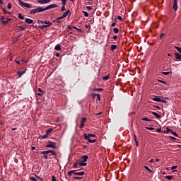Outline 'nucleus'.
<instances>
[{"label": "nucleus", "instance_id": "nucleus-1", "mask_svg": "<svg viewBox=\"0 0 181 181\" xmlns=\"http://www.w3.org/2000/svg\"><path fill=\"white\" fill-rule=\"evenodd\" d=\"M74 175H78V176H83L85 175V171H81V169L79 170H71L68 171V175L72 176Z\"/></svg>", "mask_w": 181, "mask_h": 181}, {"label": "nucleus", "instance_id": "nucleus-2", "mask_svg": "<svg viewBox=\"0 0 181 181\" xmlns=\"http://www.w3.org/2000/svg\"><path fill=\"white\" fill-rule=\"evenodd\" d=\"M45 11V9L43 7L37 6L36 8L31 9L30 11V15H35L36 13H42Z\"/></svg>", "mask_w": 181, "mask_h": 181}, {"label": "nucleus", "instance_id": "nucleus-3", "mask_svg": "<svg viewBox=\"0 0 181 181\" xmlns=\"http://www.w3.org/2000/svg\"><path fill=\"white\" fill-rule=\"evenodd\" d=\"M40 153L41 155H44V156H47L49 153H52V156H57V153L54 150L42 151H40Z\"/></svg>", "mask_w": 181, "mask_h": 181}, {"label": "nucleus", "instance_id": "nucleus-4", "mask_svg": "<svg viewBox=\"0 0 181 181\" xmlns=\"http://www.w3.org/2000/svg\"><path fill=\"white\" fill-rule=\"evenodd\" d=\"M18 2L19 3L20 6L21 7H24L26 8H32V6L28 3L23 2L21 0H18Z\"/></svg>", "mask_w": 181, "mask_h": 181}, {"label": "nucleus", "instance_id": "nucleus-5", "mask_svg": "<svg viewBox=\"0 0 181 181\" xmlns=\"http://www.w3.org/2000/svg\"><path fill=\"white\" fill-rule=\"evenodd\" d=\"M49 144H47L45 146V148H51L52 149H56L57 148V146H56V143L53 142L52 141H48Z\"/></svg>", "mask_w": 181, "mask_h": 181}, {"label": "nucleus", "instance_id": "nucleus-6", "mask_svg": "<svg viewBox=\"0 0 181 181\" xmlns=\"http://www.w3.org/2000/svg\"><path fill=\"white\" fill-rule=\"evenodd\" d=\"M83 138H84V139L85 140H86V141H88L89 143H90V144H94V143H95L96 141H97V140L96 139H91L90 138H89L88 136V134L87 133H85L84 134H83Z\"/></svg>", "mask_w": 181, "mask_h": 181}, {"label": "nucleus", "instance_id": "nucleus-7", "mask_svg": "<svg viewBox=\"0 0 181 181\" xmlns=\"http://www.w3.org/2000/svg\"><path fill=\"white\" fill-rule=\"evenodd\" d=\"M58 5L57 4H50L47 6H46L45 8H44L45 11L52 9V8H57Z\"/></svg>", "mask_w": 181, "mask_h": 181}, {"label": "nucleus", "instance_id": "nucleus-8", "mask_svg": "<svg viewBox=\"0 0 181 181\" xmlns=\"http://www.w3.org/2000/svg\"><path fill=\"white\" fill-rule=\"evenodd\" d=\"M51 2V0H37V3L40 4H47Z\"/></svg>", "mask_w": 181, "mask_h": 181}, {"label": "nucleus", "instance_id": "nucleus-9", "mask_svg": "<svg viewBox=\"0 0 181 181\" xmlns=\"http://www.w3.org/2000/svg\"><path fill=\"white\" fill-rule=\"evenodd\" d=\"M25 73H26V70H23L22 71H17V75H18V78H21L22 77V76L23 74H25Z\"/></svg>", "mask_w": 181, "mask_h": 181}, {"label": "nucleus", "instance_id": "nucleus-10", "mask_svg": "<svg viewBox=\"0 0 181 181\" xmlns=\"http://www.w3.org/2000/svg\"><path fill=\"white\" fill-rule=\"evenodd\" d=\"M175 59L178 60L179 62H181V54L179 52H175L174 54Z\"/></svg>", "mask_w": 181, "mask_h": 181}, {"label": "nucleus", "instance_id": "nucleus-11", "mask_svg": "<svg viewBox=\"0 0 181 181\" xmlns=\"http://www.w3.org/2000/svg\"><path fill=\"white\" fill-rule=\"evenodd\" d=\"M177 0H174V4H173V8L175 12L177 11Z\"/></svg>", "mask_w": 181, "mask_h": 181}, {"label": "nucleus", "instance_id": "nucleus-12", "mask_svg": "<svg viewBox=\"0 0 181 181\" xmlns=\"http://www.w3.org/2000/svg\"><path fill=\"white\" fill-rule=\"evenodd\" d=\"M152 100L155 102L161 103V98L160 96H155L154 98H152Z\"/></svg>", "mask_w": 181, "mask_h": 181}, {"label": "nucleus", "instance_id": "nucleus-13", "mask_svg": "<svg viewBox=\"0 0 181 181\" xmlns=\"http://www.w3.org/2000/svg\"><path fill=\"white\" fill-rule=\"evenodd\" d=\"M25 23L26 24L31 25V24H33V20H32L30 18H25Z\"/></svg>", "mask_w": 181, "mask_h": 181}, {"label": "nucleus", "instance_id": "nucleus-14", "mask_svg": "<svg viewBox=\"0 0 181 181\" xmlns=\"http://www.w3.org/2000/svg\"><path fill=\"white\" fill-rule=\"evenodd\" d=\"M54 49L56 51H59L61 52L62 50V45H57L54 47Z\"/></svg>", "mask_w": 181, "mask_h": 181}, {"label": "nucleus", "instance_id": "nucleus-15", "mask_svg": "<svg viewBox=\"0 0 181 181\" xmlns=\"http://www.w3.org/2000/svg\"><path fill=\"white\" fill-rule=\"evenodd\" d=\"M71 13V11L70 10H67L66 11H65L63 14H62V16L63 18H66L69 14Z\"/></svg>", "mask_w": 181, "mask_h": 181}, {"label": "nucleus", "instance_id": "nucleus-16", "mask_svg": "<svg viewBox=\"0 0 181 181\" xmlns=\"http://www.w3.org/2000/svg\"><path fill=\"white\" fill-rule=\"evenodd\" d=\"M81 160L83 162H87L88 160V156L87 155L81 156Z\"/></svg>", "mask_w": 181, "mask_h": 181}, {"label": "nucleus", "instance_id": "nucleus-17", "mask_svg": "<svg viewBox=\"0 0 181 181\" xmlns=\"http://www.w3.org/2000/svg\"><path fill=\"white\" fill-rule=\"evenodd\" d=\"M117 48V45H111V46H110L111 52H115V50H116Z\"/></svg>", "mask_w": 181, "mask_h": 181}, {"label": "nucleus", "instance_id": "nucleus-18", "mask_svg": "<svg viewBox=\"0 0 181 181\" xmlns=\"http://www.w3.org/2000/svg\"><path fill=\"white\" fill-rule=\"evenodd\" d=\"M78 165L81 166V167L87 166V163H86V161L81 160V161L78 162Z\"/></svg>", "mask_w": 181, "mask_h": 181}, {"label": "nucleus", "instance_id": "nucleus-19", "mask_svg": "<svg viewBox=\"0 0 181 181\" xmlns=\"http://www.w3.org/2000/svg\"><path fill=\"white\" fill-rule=\"evenodd\" d=\"M44 24L45 25V26L49 27L50 25H52V23H51L49 21H44Z\"/></svg>", "mask_w": 181, "mask_h": 181}, {"label": "nucleus", "instance_id": "nucleus-20", "mask_svg": "<svg viewBox=\"0 0 181 181\" xmlns=\"http://www.w3.org/2000/svg\"><path fill=\"white\" fill-rule=\"evenodd\" d=\"M12 21L13 19L11 18H7L5 21H4V25H8Z\"/></svg>", "mask_w": 181, "mask_h": 181}, {"label": "nucleus", "instance_id": "nucleus-21", "mask_svg": "<svg viewBox=\"0 0 181 181\" xmlns=\"http://www.w3.org/2000/svg\"><path fill=\"white\" fill-rule=\"evenodd\" d=\"M152 114L158 119H160L161 118V115H160L158 113H157L156 112H152Z\"/></svg>", "mask_w": 181, "mask_h": 181}, {"label": "nucleus", "instance_id": "nucleus-22", "mask_svg": "<svg viewBox=\"0 0 181 181\" xmlns=\"http://www.w3.org/2000/svg\"><path fill=\"white\" fill-rule=\"evenodd\" d=\"M79 165V161L77 160L76 163L73 164V168L76 169L78 166Z\"/></svg>", "mask_w": 181, "mask_h": 181}, {"label": "nucleus", "instance_id": "nucleus-23", "mask_svg": "<svg viewBox=\"0 0 181 181\" xmlns=\"http://www.w3.org/2000/svg\"><path fill=\"white\" fill-rule=\"evenodd\" d=\"M52 131H53V129L52 128H49V129L46 130V133L45 134L49 136Z\"/></svg>", "mask_w": 181, "mask_h": 181}, {"label": "nucleus", "instance_id": "nucleus-24", "mask_svg": "<svg viewBox=\"0 0 181 181\" xmlns=\"http://www.w3.org/2000/svg\"><path fill=\"white\" fill-rule=\"evenodd\" d=\"M18 18L19 20H21V21H23L25 19V17L21 13H18Z\"/></svg>", "mask_w": 181, "mask_h": 181}, {"label": "nucleus", "instance_id": "nucleus-25", "mask_svg": "<svg viewBox=\"0 0 181 181\" xmlns=\"http://www.w3.org/2000/svg\"><path fill=\"white\" fill-rule=\"evenodd\" d=\"M165 178L168 180H172L173 179V175H165Z\"/></svg>", "mask_w": 181, "mask_h": 181}, {"label": "nucleus", "instance_id": "nucleus-26", "mask_svg": "<svg viewBox=\"0 0 181 181\" xmlns=\"http://www.w3.org/2000/svg\"><path fill=\"white\" fill-rule=\"evenodd\" d=\"M113 32H114L115 34H118L119 33V30L117 28H113Z\"/></svg>", "mask_w": 181, "mask_h": 181}, {"label": "nucleus", "instance_id": "nucleus-27", "mask_svg": "<svg viewBox=\"0 0 181 181\" xmlns=\"http://www.w3.org/2000/svg\"><path fill=\"white\" fill-rule=\"evenodd\" d=\"M52 23H62V21L59 18H56L55 20H53Z\"/></svg>", "mask_w": 181, "mask_h": 181}, {"label": "nucleus", "instance_id": "nucleus-28", "mask_svg": "<svg viewBox=\"0 0 181 181\" xmlns=\"http://www.w3.org/2000/svg\"><path fill=\"white\" fill-rule=\"evenodd\" d=\"M144 168L150 173H153V170L147 165H144Z\"/></svg>", "mask_w": 181, "mask_h": 181}, {"label": "nucleus", "instance_id": "nucleus-29", "mask_svg": "<svg viewBox=\"0 0 181 181\" xmlns=\"http://www.w3.org/2000/svg\"><path fill=\"white\" fill-rule=\"evenodd\" d=\"M141 120H142V121H146V122H151V121H152L151 119H150L148 118V117H142V118H141Z\"/></svg>", "mask_w": 181, "mask_h": 181}, {"label": "nucleus", "instance_id": "nucleus-30", "mask_svg": "<svg viewBox=\"0 0 181 181\" xmlns=\"http://www.w3.org/2000/svg\"><path fill=\"white\" fill-rule=\"evenodd\" d=\"M87 137H88L89 139H90V137L95 138V137H96V135H95V134H87Z\"/></svg>", "mask_w": 181, "mask_h": 181}, {"label": "nucleus", "instance_id": "nucleus-31", "mask_svg": "<svg viewBox=\"0 0 181 181\" xmlns=\"http://www.w3.org/2000/svg\"><path fill=\"white\" fill-rule=\"evenodd\" d=\"M48 136H49V135L45 133V134H44V135H42V136H40V139H47Z\"/></svg>", "mask_w": 181, "mask_h": 181}, {"label": "nucleus", "instance_id": "nucleus-32", "mask_svg": "<svg viewBox=\"0 0 181 181\" xmlns=\"http://www.w3.org/2000/svg\"><path fill=\"white\" fill-rule=\"evenodd\" d=\"M1 23L4 25V22L6 21V18L4 16H1Z\"/></svg>", "mask_w": 181, "mask_h": 181}, {"label": "nucleus", "instance_id": "nucleus-33", "mask_svg": "<svg viewBox=\"0 0 181 181\" xmlns=\"http://www.w3.org/2000/svg\"><path fill=\"white\" fill-rule=\"evenodd\" d=\"M175 49L181 54V47L175 46Z\"/></svg>", "mask_w": 181, "mask_h": 181}, {"label": "nucleus", "instance_id": "nucleus-34", "mask_svg": "<svg viewBox=\"0 0 181 181\" xmlns=\"http://www.w3.org/2000/svg\"><path fill=\"white\" fill-rule=\"evenodd\" d=\"M82 178H83L82 177H79V176H74L73 177V179L76 180H81Z\"/></svg>", "mask_w": 181, "mask_h": 181}, {"label": "nucleus", "instance_id": "nucleus-35", "mask_svg": "<svg viewBox=\"0 0 181 181\" xmlns=\"http://www.w3.org/2000/svg\"><path fill=\"white\" fill-rule=\"evenodd\" d=\"M83 13L84 15V17L86 18H88L89 17V14L87 11H83Z\"/></svg>", "mask_w": 181, "mask_h": 181}, {"label": "nucleus", "instance_id": "nucleus-36", "mask_svg": "<svg viewBox=\"0 0 181 181\" xmlns=\"http://www.w3.org/2000/svg\"><path fill=\"white\" fill-rule=\"evenodd\" d=\"M171 134H172L174 136H175V137H178V136H179V135H177V133H176V132H173V130L171 131Z\"/></svg>", "mask_w": 181, "mask_h": 181}, {"label": "nucleus", "instance_id": "nucleus-37", "mask_svg": "<svg viewBox=\"0 0 181 181\" xmlns=\"http://www.w3.org/2000/svg\"><path fill=\"white\" fill-rule=\"evenodd\" d=\"M104 90L103 88H95L94 91H99V92H103Z\"/></svg>", "mask_w": 181, "mask_h": 181}, {"label": "nucleus", "instance_id": "nucleus-38", "mask_svg": "<svg viewBox=\"0 0 181 181\" xmlns=\"http://www.w3.org/2000/svg\"><path fill=\"white\" fill-rule=\"evenodd\" d=\"M109 79H110V76H103V80H104V81H107Z\"/></svg>", "mask_w": 181, "mask_h": 181}, {"label": "nucleus", "instance_id": "nucleus-39", "mask_svg": "<svg viewBox=\"0 0 181 181\" xmlns=\"http://www.w3.org/2000/svg\"><path fill=\"white\" fill-rule=\"evenodd\" d=\"M72 28L80 32V33L82 32L81 29H79V28H76V26H72Z\"/></svg>", "mask_w": 181, "mask_h": 181}, {"label": "nucleus", "instance_id": "nucleus-40", "mask_svg": "<svg viewBox=\"0 0 181 181\" xmlns=\"http://www.w3.org/2000/svg\"><path fill=\"white\" fill-rule=\"evenodd\" d=\"M158 81L159 83H161L164 84V85H167V82H165V81H162V80L158 79Z\"/></svg>", "mask_w": 181, "mask_h": 181}, {"label": "nucleus", "instance_id": "nucleus-41", "mask_svg": "<svg viewBox=\"0 0 181 181\" xmlns=\"http://www.w3.org/2000/svg\"><path fill=\"white\" fill-rule=\"evenodd\" d=\"M11 8H12V4H11V3H8V4H7V8H8V9H11Z\"/></svg>", "mask_w": 181, "mask_h": 181}, {"label": "nucleus", "instance_id": "nucleus-42", "mask_svg": "<svg viewBox=\"0 0 181 181\" xmlns=\"http://www.w3.org/2000/svg\"><path fill=\"white\" fill-rule=\"evenodd\" d=\"M94 95H96L98 101H100L101 98H100V94H95Z\"/></svg>", "mask_w": 181, "mask_h": 181}, {"label": "nucleus", "instance_id": "nucleus-43", "mask_svg": "<svg viewBox=\"0 0 181 181\" xmlns=\"http://www.w3.org/2000/svg\"><path fill=\"white\" fill-rule=\"evenodd\" d=\"M36 178H37V180H40V181H44V179H43L42 177H41L40 176L37 175V176H36Z\"/></svg>", "mask_w": 181, "mask_h": 181}, {"label": "nucleus", "instance_id": "nucleus-44", "mask_svg": "<svg viewBox=\"0 0 181 181\" xmlns=\"http://www.w3.org/2000/svg\"><path fill=\"white\" fill-rule=\"evenodd\" d=\"M48 28V25H42V26L40 27V29H41V30H44L45 28Z\"/></svg>", "mask_w": 181, "mask_h": 181}, {"label": "nucleus", "instance_id": "nucleus-45", "mask_svg": "<svg viewBox=\"0 0 181 181\" xmlns=\"http://www.w3.org/2000/svg\"><path fill=\"white\" fill-rule=\"evenodd\" d=\"M162 74L165 76H169L170 74V72H162Z\"/></svg>", "mask_w": 181, "mask_h": 181}, {"label": "nucleus", "instance_id": "nucleus-46", "mask_svg": "<svg viewBox=\"0 0 181 181\" xmlns=\"http://www.w3.org/2000/svg\"><path fill=\"white\" fill-rule=\"evenodd\" d=\"M30 180L32 181H38L36 177H30Z\"/></svg>", "mask_w": 181, "mask_h": 181}, {"label": "nucleus", "instance_id": "nucleus-47", "mask_svg": "<svg viewBox=\"0 0 181 181\" xmlns=\"http://www.w3.org/2000/svg\"><path fill=\"white\" fill-rule=\"evenodd\" d=\"M86 122V117H83L82 119H81V123H85Z\"/></svg>", "mask_w": 181, "mask_h": 181}, {"label": "nucleus", "instance_id": "nucleus-48", "mask_svg": "<svg viewBox=\"0 0 181 181\" xmlns=\"http://www.w3.org/2000/svg\"><path fill=\"white\" fill-rule=\"evenodd\" d=\"M166 131H167V133H169V132H173L172 129H170L169 127H166Z\"/></svg>", "mask_w": 181, "mask_h": 181}, {"label": "nucleus", "instance_id": "nucleus-49", "mask_svg": "<svg viewBox=\"0 0 181 181\" xmlns=\"http://www.w3.org/2000/svg\"><path fill=\"white\" fill-rule=\"evenodd\" d=\"M146 129L149 130V131H153L155 130L154 127H146Z\"/></svg>", "mask_w": 181, "mask_h": 181}, {"label": "nucleus", "instance_id": "nucleus-50", "mask_svg": "<svg viewBox=\"0 0 181 181\" xmlns=\"http://www.w3.org/2000/svg\"><path fill=\"white\" fill-rule=\"evenodd\" d=\"M52 181H57L55 175H52Z\"/></svg>", "mask_w": 181, "mask_h": 181}, {"label": "nucleus", "instance_id": "nucleus-51", "mask_svg": "<svg viewBox=\"0 0 181 181\" xmlns=\"http://www.w3.org/2000/svg\"><path fill=\"white\" fill-rule=\"evenodd\" d=\"M45 92H42V93H37V95L40 96V97H42L43 95H44Z\"/></svg>", "mask_w": 181, "mask_h": 181}, {"label": "nucleus", "instance_id": "nucleus-52", "mask_svg": "<svg viewBox=\"0 0 181 181\" xmlns=\"http://www.w3.org/2000/svg\"><path fill=\"white\" fill-rule=\"evenodd\" d=\"M66 11V8L65 6H62V8H61V11L62 12H64Z\"/></svg>", "mask_w": 181, "mask_h": 181}, {"label": "nucleus", "instance_id": "nucleus-53", "mask_svg": "<svg viewBox=\"0 0 181 181\" xmlns=\"http://www.w3.org/2000/svg\"><path fill=\"white\" fill-rule=\"evenodd\" d=\"M168 138H169L170 139H173V140H177V139H176L175 137L172 136H169Z\"/></svg>", "mask_w": 181, "mask_h": 181}, {"label": "nucleus", "instance_id": "nucleus-54", "mask_svg": "<svg viewBox=\"0 0 181 181\" xmlns=\"http://www.w3.org/2000/svg\"><path fill=\"white\" fill-rule=\"evenodd\" d=\"M86 8L88 11H92L93 9L92 6H87Z\"/></svg>", "mask_w": 181, "mask_h": 181}, {"label": "nucleus", "instance_id": "nucleus-55", "mask_svg": "<svg viewBox=\"0 0 181 181\" xmlns=\"http://www.w3.org/2000/svg\"><path fill=\"white\" fill-rule=\"evenodd\" d=\"M116 25H117V23H116V22L112 23L111 24V27H112V28H115V27H116Z\"/></svg>", "mask_w": 181, "mask_h": 181}, {"label": "nucleus", "instance_id": "nucleus-56", "mask_svg": "<svg viewBox=\"0 0 181 181\" xmlns=\"http://www.w3.org/2000/svg\"><path fill=\"white\" fill-rule=\"evenodd\" d=\"M117 19L119 21H122V16H117Z\"/></svg>", "mask_w": 181, "mask_h": 181}, {"label": "nucleus", "instance_id": "nucleus-57", "mask_svg": "<svg viewBox=\"0 0 181 181\" xmlns=\"http://www.w3.org/2000/svg\"><path fill=\"white\" fill-rule=\"evenodd\" d=\"M113 40H117L118 39V36L117 35L112 37Z\"/></svg>", "mask_w": 181, "mask_h": 181}, {"label": "nucleus", "instance_id": "nucleus-58", "mask_svg": "<svg viewBox=\"0 0 181 181\" xmlns=\"http://www.w3.org/2000/svg\"><path fill=\"white\" fill-rule=\"evenodd\" d=\"M18 28L21 30H25V28L23 27V26H19Z\"/></svg>", "mask_w": 181, "mask_h": 181}, {"label": "nucleus", "instance_id": "nucleus-59", "mask_svg": "<svg viewBox=\"0 0 181 181\" xmlns=\"http://www.w3.org/2000/svg\"><path fill=\"white\" fill-rule=\"evenodd\" d=\"M64 18H64L63 16H62L57 18V19L59 20V21L63 20V19H64Z\"/></svg>", "mask_w": 181, "mask_h": 181}, {"label": "nucleus", "instance_id": "nucleus-60", "mask_svg": "<svg viewBox=\"0 0 181 181\" xmlns=\"http://www.w3.org/2000/svg\"><path fill=\"white\" fill-rule=\"evenodd\" d=\"M134 141H137V136H136V134H134Z\"/></svg>", "mask_w": 181, "mask_h": 181}, {"label": "nucleus", "instance_id": "nucleus-61", "mask_svg": "<svg viewBox=\"0 0 181 181\" xmlns=\"http://www.w3.org/2000/svg\"><path fill=\"white\" fill-rule=\"evenodd\" d=\"M84 127V123L81 122L80 129H83Z\"/></svg>", "mask_w": 181, "mask_h": 181}, {"label": "nucleus", "instance_id": "nucleus-62", "mask_svg": "<svg viewBox=\"0 0 181 181\" xmlns=\"http://www.w3.org/2000/svg\"><path fill=\"white\" fill-rule=\"evenodd\" d=\"M156 131H157L158 133L162 132L161 128H158V129H156Z\"/></svg>", "mask_w": 181, "mask_h": 181}, {"label": "nucleus", "instance_id": "nucleus-63", "mask_svg": "<svg viewBox=\"0 0 181 181\" xmlns=\"http://www.w3.org/2000/svg\"><path fill=\"white\" fill-rule=\"evenodd\" d=\"M37 91H38L39 93H45V91H42V88H39L37 89Z\"/></svg>", "mask_w": 181, "mask_h": 181}, {"label": "nucleus", "instance_id": "nucleus-64", "mask_svg": "<svg viewBox=\"0 0 181 181\" xmlns=\"http://www.w3.org/2000/svg\"><path fill=\"white\" fill-rule=\"evenodd\" d=\"M135 143H136V146L137 147H139V144L138 140L135 141Z\"/></svg>", "mask_w": 181, "mask_h": 181}]
</instances>
